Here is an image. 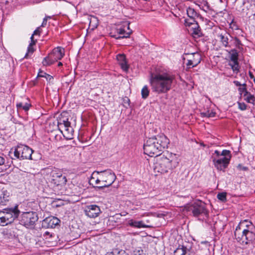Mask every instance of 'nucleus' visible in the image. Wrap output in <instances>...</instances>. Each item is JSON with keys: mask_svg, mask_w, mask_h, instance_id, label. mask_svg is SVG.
<instances>
[{"mask_svg": "<svg viewBox=\"0 0 255 255\" xmlns=\"http://www.w3.org/2000/svg\"><path fill=\"white\" fill-rule=\"evenodd\" d=\"M175 155L171 154L170 158L171 159L164 156L161 157L156 163L155 169L161 174H165L171 171L178 165V162L175 159Z\"/></svg>", "mask_w": 255, "mask_h": 255, "instance_id": "nucleus-4", "label": "nucleus"}, {"mask_svg": "<svg viewBox=\"0 0 255 255\" xmlns=\"http://www.w3.org/2000/svg\"><path fill=\"white\" fill-rule=\"evenodd\" d=\"M128 225L131 227L136 228H145L146 226L144 224L143 222L142 221H137L134 220L133 219H130L128 221Z\"/></svg>", "mask_w": 255, "mask_h": 255, "instance_id": "nucleus-24", "label": "nucleus"}, {"mask_svg": "<svg viewBox=\"0 0 255 255\" xmlns=\"http://www.w3.org/2000/svg\"><path fill=\"white\" fill-rule=\"evenodd\" d=\"M117 60L118 64H128V61L126 58V55L124 54H119L117 55Z\"/></svg>", "mask_w": 255, "mask_h": 255, "instance_id": "nucleus-26", "label": "nucleus"}, {"mask_svg": "<svg viewBox=\"0 0 255 255\" xmlns=\"http://www.w3.org/2000/svg\"><path fill=\"white\" fill-rule=\"evenodd\" d=\"M175 76L161 65H152L150 71V84L153 92L158 94L170 91Z\"/></svg>", "mask_w": 255, "mask_h": 255, "instance_id": "nucleus-1", "label": "nucleus"}, {"mask_svg": "<svg viewBox=\"0 0 255 255\" xmlns=\"http://www.w3.org/2000/svg\"><path fill=\"white\" fill-rule=\"evenodd\" d=\"M192 35L195 38H197L202 36V33L201 29L197 23L194 24V26L192 27Z\"/></svg>", "mask_w": 255, "mask_h": 255, "instance_id": "nucleus-23", "label": "nucleus"}, {"mask_svg": "<svg viewBox=\"0 0 255 255\" xmlns=\"http://www.w3.org/2000/svg\"><path fill=\"white\" fill-rule=\"evenodd\" d=\"M33 150L28 146L20 144L17 145L13 151L14 156L20 160L32 159Z\"/></svg>", "mask_w": 255, "mask_h": 255, "instance_id": "nucleus-7", "label": "nucleus"}, {"mask_svg": "<svg viewBox=\"0 0 255 255\" xmlns=\"http://www.w3.org/2000/svg\"><path fill=\"white\" fill-rule=\"evenodd\" d=\"M9 59L11 60L12 61V63H14V61H13V60L11 59V58H9Z\"/></svg>", "mask_w": 255, "mask_h": 255, "instance_id": "nucleus-55", "label": "nucleus"}, {"mask_svg": "<svg viewBox=\"0 0 255 255\" xmlns=\"http://www.w3.org/2000/svg\"><path fill=\"white\" fill-rule=\"evenodd\" d=\"M31 107V105L29 102H26L24 103L19 102L16 104V107L18 110L22 109L25 112H27Z\"/></svg>", "mask_w": 255, "mask_h": 255, "instance_id": "nucleus-25", "label": "nucleus"}, {"mask_svg": "<svg viewBox=\"0 0 255 255\" xmlns=\"http://www.w3.org/2000/svg\"><path fill=\"white\" fill-rule=\"evenodd\" d=\"M101 181V179H99V178H97L96 180H95V183L96 184H99Z\"/></svg>", "mask_w": 255, "mask_h": 255, "instance_id": "nucleus-51", "label": "nucleus"}, {"mask_svg": "<svg viewBox=\"0 0 255 255\" xmlns=\"http://www.w3.org/2000/svg\"><path fill=\"white\" fill-rule=\"evenodd\" d=\"M128 29L129 30L128 32H126L124 28L121 27L119 29H117V33L119 35H120L121 36L116 37V35H113L112 36L115 37L116 39H120V38L129 37L130 35L132 33V31L129 29V26H128Z\"/></svg>", "mask_w": 255, "mask_h": 255, "instance_id": "nucleus-18", "label": "nucleus"}, {"mask_svg": "<svg viewBox=\"0 0 255 255\" xmlns=\"http://www.w3.org/2000/svg\"><path fill=\"white\" fill-rule=\"evenodd\" d=\"M46 75V73L40 70L38 73L37 78L38 77H45Z\"/></svg>", "mask_w": 255, "mask_h": 255, "instance_id": "nucleus-44", "label": "nucleus"}, {"mask_svg": "<svg viewBox=\"0 0 255 255\" xmlns=\"http://www.w3.org/2000/svg\"><path fill=\"white\" fill-rule=\"evenodd\" d=\"M221 156H224V157H229V159L231 160L232 157V154L231 151L228 150L224 149L221 153Z\"/></svg>", "mask_w": 255, "mask_h": 255, "instance_id": "nucleus-35", "label": "nucleus"}, {"mask_svg": "<svg viewBox=\"0 0 255 255\" xmlns=\"http://www.w3.org/2000/svg\"><path fill=\"white\" fill-rule=\"evenodd\" d=\"M240 52L236 48H233L229 51V58L234 64H239L238 57Z\"/></svg>", "mask_w": 255, "mask_h": 255, "instance_id": "nucleus-20", "label": "nucleus"}, {"mask_svg": "<svg viewBox=\"0 0 255 255\" xmlns=\"http://www.w3.org/2000/svg\"><path fill=\"white\" fill-rule=\"evenodd\" d=\"M85 212L89 217L95 218L99 215L101 210L100 207L96 205H90L86 207Z\"/></svg>", "mask_w": 255, "mask_h": 255, "instance_id": "nucleus-13", "label": "nucleus"}, {"mask_svg": "<svg viewBox=\"0 0 255 255\" xmlns=\"http://www.w3.org/2000/svg\"><path fill=\"white\" fill-rule=\"evenodd\" d=\"M253 81L254 82V83L255 84V78H254Z\"/></svg>", "mask_w": 255, "mask_h": 255, "instance_id": "nucleus-56", "label": "nucleus"}, {"mask_svg": "<svg viewBox=\"0 0 255 255\" xmlns=\"http://www.w3.org/2000/svg\"><path fill=\"white\" fill-rule=\"evenodd\" d=\"M149 91L147 86H144L141 90L142 98L144 99H146L149 96Z\"/></svg>", "mask_w": 255, "mask_h": 255, "instance_id": "nucleus-31", "label": "nucleus"}, {"mask_svg": "<svg viewBox=\"0 0 255 255\" xmlns=\"http://www.w3.org/2000/svg\"><path fill=\"white\" fill-rule=\"evenodd\" d=\"M238 106H239V108L242 110V111H244V110H245L247 109V105L246 104H245L244 103H240V102H238Z\"/></svg>", "mask_w": 255, "mask_h": 255, "instance_id": "nucleus-39", "label": "nucleus"}, {"mask_svg": "<svg viewBox=\"0 0 255 255\" xmlns=\"http://www.w3.org/2000/svg\"><path fill=\"white\" fill-rule=\"evenodd\" d=\"M169 143V139L163 134L149 137L143 144L144 153L151 157L157 156Z\"/></svg>", "mask_w": 255, "mask_h": 255, "instance_id": "nucleus-2", "label": "nucleus"}, {"mask_svg": "<svg viewBox=\"0 0 255 255\" xmlns=\"http://www.w3.org/2000/svg\"><path fill=\"white\" fill-rule=\"evenodd\" d=\"M5 162V158L2 155H0V165H3Z\"/></svg>", "mask_w": 255, "mask_h": 255, "instance_id": "nucleus-47", "label": "nucleus"}, {"mask_svg": "<svg viewBox=\"0 0 255 255\" xmlns=\"http://www.w3.org/2000/svg\"><path fill=\"white\" fill-rule=\"evenodd\" d=\"M234 83L235 84L236 86L241 87L242 86V84H241L240 82L238 81H234Z\"/></svg>", "mask_w": 255, "mask_h": 255, "instance_id": "nucleus-48", "label": "nucleus"}, {"mask_svg": "<svg viewBox=\"0 0 255 255\" xmlns=\"http://www.w3.org/2000/svg\"><path fill=\"white\" fill-rule=\"evenodd\" d=\"M8 225L6 221L5 217L4 215V213L2 211H0V225L4 226Z\"/></svg>", "mask_w": 255, "mask_h": 255, "instance_id": "nucleus-32", "label": "nucleus"}, {"mask_svg": "<svg viewBox=\"0 0 255 255\" xmlns=\"http://www.w3.org/2000/svg\"><path fill=\"white\" fill-rule=\"evenodd\" d=\"M131 255H146L145 253L142 250L136 249Z\"/></svg>", "mask_w": 255, "mask_h": 255, "instance_id": "nucleus-37", "label": "nucleus"}, {"mask_svg": "<svg viewBox=\"0 0 255 255\" xmlns=\"http://www.w3.org/2000/svg\"><path fill=\"white\" fill-rule=\"evenodd\" d=\"M187 65L189 66V67L188 68H191L190 66L192 65V67H194L196 66L197 65H191V64H189V65Z\"/></svg>", "mask_w": 255, "mask_h": 255, "instance_id": "nucleus-52", "label": "nucleus"}, {"mask_svg": "<svg viewBox=\"0 0 255 255\" xmlns=\"http://www.w3.org/2000/svg\"><path fill=\"white\" fill-rule=\"evenodd\" d=\"M245 97V100L249 103L254 104L255 102V97L250 92Z\"/></svg>", "mask_w": 255, "mask_h": 255, "instance_id": "nucleus-33", "label": "nucleus"}, {"mask_svg": "<svg viewBox=\"0 0 255 255\" xmlns=\"http://www.w3.org/2000/svg\"><path fill=\"white\" fill-rule=\"evenodd\" d=\"M184 209L194 217H202L201 219L202 221L209 217V211L206 208V204L201 201L187 204L185 206Z\"/></svg>", "mask_w": 255, "mask_h": 255, "instance_id": "nucleus-3", "label": "nucleus"}, {"mask_svg": "<svg viewBox=\"0 0 255 255\" xmlns=\"http://www.w3.org/2000/svg\"><path fill=\"white\" fill-rule=\"evenodd\" d=\"M109 255H129L125 251L118 249L114 250Z\"/></svg>", "mask_w": 255, "mask_h": 255, "instance_id": "nucleus-30", "label": "nucleus"}, {"mask_svg": "<svg viewBox=\"0 0 255 255\" xmlns=\"http://www.w3.org/2000/svg\"><path fill=\"white\" fill-rule=\"evenodd\" d=\"M247 85L245 83L242 84L241 87L239 88V91L241 93V94H244V96H246L248 94V91L247 90Z\"/></svg>", "mask_w": 255, "mask_h": 255, "instance_id": "nucleus-34", "label": "nucleus"}, {"mask_svg": "<svg viewBox=\"0 0 255 255\" xmlns=\"http://www.w3.org/2000/svg\"><path fill=\"white\" fill-rule=\"evenodd\" d=\"M77 68H78V65L76 66L75 69H77Z\"/></svg>", "mask_w": 255, "mask_h": 255, "instance_id": "nucleus-57", "label": "nucleus"}, {"mask_svg": "<svg viewBox=\"0 0 255 255\" xmlns=\"http://www.w3.org/2000/svg\"><path fill=\"white\" fill-rule=\"evenodd\" d=\"M215 153L217 155V156H219L221 155V153L220 151H219L218 150H215Z\"/></svg>", "mask_w": 255, "mask_h": 255, "instance_id": "nucleus-50", "label": "nucleus"}, {"mask_svg": "<svg viewBox=\"0 0 255 255\" xmlns=\"http://www.w3.org/2000/svg\"><path fill=\"white\" fill-rule=\"evenodd\" d=\"M50 182L56 186H62L66 184L67 179L62 174V171L58 169L54 168L50 173Z\"/></svg>", "mask_w": 255, "mask_h": 255, "instance_id": "nucleus-11", "label": "nucleus"}, {"mask_svg": "<svg viewBox=\"0 0 255 255\" xmlns=\"http://www.w3.org/2000/svg\"><path fill=\"white\" fill-rule=\"evenodd\" d=\"M65 114H66V113L61 114V117L58 120L57 126L61 132H63L61 129H64L65 134H67L68 137L71 138V136L73 135L74 130L71 126V123L68 121V119L64 117V115Z\"/></svg>", "mask_w": 255, "mask_h": 255, "instance_id": "nucleus-10", "label": "nucleus"}, {"mask_svg": "<svg viewBox=\"0 0 255 255\" xmlns=\"http://www.w3.org/2000/svg\"><path fill=\"white\" fill-rule=\"evenodd\" d=\"M237 168L240 170H244V171H247L248 170V168L246 166H243L242 164H239Z\"/></svg>", "mask_w": 255, "mask_h": 255, "instance_id": "nucleus-42", "label": "nucleus"}, {"mask_svg": "<svg viewBox=\"0 0 255 255\" xmlns=\"http://www.w3.org/2000/svg\"><path fill=\"white\" fill-rule=\"evenodd\" d=\"M94 179H95V178L94 177L92 176L91 179V181H93Z\"/></svg>", "mask_w": 255, "mask_h": 255, "instance_id": "nucleus-54", "label": "nucleus"}, {"mask_svg": "<svg viewBox=\"0 0 255 255\" xmlns=\"http://www.w3.org/2000/svg\"><path fill=\"white\" fill-rule=\"evenodd\" d=\"M236 229H239V230H255V227L251 222L245 220L240 222Z\"/></svg>", "mask_w": 255, "mask_h": 255, "instance_id": "nucleus-17", "label": "nucleus"}, {"mask_svg": "<svg viewBox=\"0 0 255 255\" xmlns=\"http://www.w3.org/2000/svg\"><path fill=\"white\" fill-rule=\"evenodd\" d=\"M217 38L219 41L221 43L223 46L225 48H231V45L229 44L230 38L232 37L229 33L226 31H223L218 33Z\"/></svg>", "mask_w": 255, "mask_h": 255, "instance_id": "nucleus-15", "label": "nucleus"}, {"mask_svg": "<svg viewBox=\"0 0 255 255\" xmlns=\"http://www.w3.org/2000/svg\"><path fill=\"white\" fill-rule=\"evenodd\" d=\"M229 157H222L218 159H214L213 161L215 166L219 170H224L230 163Z\"/></svg>", "mask_w": 255, "mask_h": 255, "instance_id": "nucleus-14", "label": "nucleus"}, {"mask_svg": "<svg viewBox=\"0 0 255 255\" xmlns=\"http://www.w3.org/2000/svg\"><path fill=\"white\" fill-rule=\"evenodd\" d=\"M231 66V69L234 72L237 73L240 68V65H230Z\"/></svg>", "mask_w": 255, "mask_h": 255, "instance_id": "nucleus-38", "label": "nucleus"}, {"mask_svg": "<svg viewBox=\"0 0 255 255\" xmlns=\"http://www.w3.org/2000/svg\"><path fill=\"white\" fill-rule=\"evenodd\" d=\"M234 235L237 242L243 245H247L255 239V229L239 230L236 229Z\"/></svg>", "mask_w": 255, "mask_h": 255, "instance_id": "nucleus-5", "label": "nucleus"}, {"mask_svg": "<svg viewBox=\"0 0 255 255\" xmlns=\"http://www.w3.org/2000/svg\"><path fill=\"white\" fill-rule=\"evenodd\" d=\"M190 21L188 22V19H186L185 20V23H186V24L187 25H192L193 26H194V24H195V23H194V22L195 21H193L192 20L190 19Z\"/></svg>", "mask_w": 255, "mask_h": 255, "instance_id": "nucleus-46", "label": "nucleus"}, {"mask_svg": "<svg viewBox=\"0 0 255 255\" xmlns=\"http://www.w3.org/2000/svg\"><path fill=\"white\" fill-rule=\"evenodd\" d=\"M217 198L219 200H221L222 202H225L226 201V193L224 192L219 193L217 195Z\"/></svg>", "mask_w": 255, "mask_h": 255, "instance_id": "nucleus-36", "label": "nucleus"}, {"mask_svg": "<svg viewBox=\"0 0 255 255\" xmlns=\"http://www.w3.org/2000/svg\"><path fill=\"white\" fill-rule=\"evenodd\" d=\"M188 249L186 247L182 246L181 248L179 247L174 251V255H185V253Z\"/></svg>", "mask_w": 255, "mask_h": 255, "instance_id": "nucleus-28", "label": "nucleus"}, {"mask_svg": "<svg viewBox=\"0 0 255 255\" xmlns=\"http://www.w3.org/2000/svg\"><path fill=\"white\" fill-rule=\"evenodd\" d=\"M40 31L39 30V28L38 27L36 29H35L33 33L32 34L31 36H33V37H34V35L40 36Z\"/></svg>", "mask_w": 255, "mask_h": 255, "instance_id": "nucleus-43", "label": "nucleus"}, {"mask_svg": "<svg viewBox=\"0 0 255 255\" xmlns=\"http://www.w3.org/2000/svg\"><path fill=\"white\" fill-rule=\"evenodd\" d=\"M47 18H50V16H47V17H45L43 19V21H42V24H41V26H42V27L45 26V25L47 24Z\"/></svg>", "mask_w": 255, "mask_h": 255, "instance_id": "nucleus-45", "label": "nucleus"}, {"mask_svg": "<svg viewBox=\"0 0 255 255\" xmlns=\"http://www.w3.org/2000/svg\"><path fill=\"white\" fill-rule=\"evenodd\" d=\"M97 173L100 174V178L101 179L102 182L105 183L103 185L97 186L100 189L111 186L116 179V175L111 169L97 171Z\"/></svg>", "mask_w": 255, "mask_h": 255, "instance_id": "nucleus-8", "label": "nucleus"}, {"mask_svg": "<svg viewBox=\"0 0 255 255\" xmlns=\"http://www.w3.org/2000/svg\"><path fill=\"white\" fill-rule=\"evenodd\" d=\"M60 220L56 217H51L45 219L43 221V225L47 228H54L59 224Z\"/></svg>", "mask_w": 255, "mask_h": 255, "instance_id": "nucleus-16", "label": "nucleus"}, {"mask_svg": "<svg viewBox=\"0 0 255 255\" xmlns=\"http://www.w3.org/2000/svg\"><path fill=\"white\" fill-rule=\"evenodd\" d=\"M196 55L198 57V60L197 61H193L191 59H189V60H188V63L187 64H193V63H196V64H199L201 62L200 61L201 58L198 54H196Z\"/></svg>", "mask_w": 255, "mask_h": 255, "instance_id": "nucleus-40", "label": "nucleus"}, {"mask_svg": "<svg viewBox=\"0 0 255 255\" xmlns=\"http://www.w3.org/2000/svg\"><path fill=\"white\" fill-rule=\"evenodd\" d=\"M127 100L128 101V105H129V101H129V99L128 98H127Z\"/></svg>", "mask_w": 255, "mask_h": 255, "instance_id": "nucleus-53", "label": "nucleus"}, {"mask_svg": "<svg viewBox=\"0 0 255 255\" xmlns=\"http://www.w3.org/2000/svg\"><path fill=\"white\" fill-rule=\"evenodd\" d=\"M10 193L7 190H3L0 194V205H5L9 200Z\"/></svg>", "mask_w": 255, "mask_h": 255, "instance_id": "nucleus-21", "label": "nucleus"}, {"mask_svg": "<svg viewBox=\"0 0 255 255\" xmlns=\"http://www.w3.org/2000/svg\"><path fill=\"white\" fill-rule=\"evenodd\" d=\"M38 217L36 212H23L19 217V223L26 228H33L35 223L38 221Z\"/></svg>", "mask_w": 255, "mask_h": 255, "instance_id": "nucleus-6", "label": "nucleus"}, {"mask_svg": "<svg viewBox=\"0 0 255 255\" xmlns=\"http://www.w3.org/2000/svg\"><path fill=\"white\" fill-rule=\"evenodd\" d=\"M230 42L231 43L230 45H233L236 47V49L239 51L243 50V44L241 40L237 37H231Z\"/></svg>", "mask_w": 255, "mask_h": 255, "instance_id": "nucleus-19", "label": "nucleus"}, {"mask_svg": "<svg viewBox=\"0 0 255 255\" xmlns=\"http://www.w3.org/2000/svg\"><path fill=\"white\" fill-rule=\"evenodd\" d=\"M64 55V48L62 47H57L54 48L48 55L44 58V61L47 64H53L55 62H58V64H62L58 61L61 60Z\"/></svg>", "mask_w": 255, "mask_h": 255, "instance_id": "nucleus-9", "label": "nucleus"}, {"mask_svg": "<svg viewBox=\"0 0 255 255\" xmlns=\"http://www.w3.org/2000/svg\"><path fill=\"white\" fill-rule=\"evenodd\" d=\"M121 69L125 72H127L129 69V65H120Z\"/></svg>", "mask_w": 255, "mask_h": 255, "instance_id": "nucleus-41", "label": "nucleus"}, {"mask_svg": "<svg viewBox=\"0 0 255 255\" xmlns=\"http://www.w3.org/2000/svg\"><path fill=\"white\" fill-rule=\"evenodd\" d=\"M2 211L8 224L12 223L20 214V211L18 209V205L15 206L14 208L4 209Z\"/></svg>", "mask_w": 255, "mask_h": 255, "instance_id": "nucleus-12", "label": "nucleus"}, {"mask_svg": "<svg viewBox=\"0 0 255 255\" xmlns=\"http://www.w3.org/2000/svg\"><path fill=\"white\" fill-rule=\"evenodd\" d=\"M249 75H250V77L251 79H253V80L254 79V78H255V77H254V75H253V73H252V72H250V71L249 72Z\"/></svg>", "mask_w": 255, "mask_h": 255, "instance_id": "nucleus-49", "label": "nucleus"}, {"mask_svg": "<svg viewBox=\"0 0 255 255\" xmlns=\"http://www.w3.org/2000/svg\"><path fill=\"white\" fill-rule=\"evenodd\" d=\"M187 14L188 16L190 18L191 20L193 21H195V17L197 15L196 12L194 10V9L189 7L187 9Z\"/></svg>", "mask_w": 255, "mask_h": 255, "instance_id": "nucleus-27", "label": "nucleus"}, {"mask_svg": "<svg viewBox=\"0 0 255 255\" xmlns=\"http://www.w3.org/2000/svg\"><path fill=\"white\" fill-rule=\"evenodd\" d=\"M30 41L31 42L27 47V51L26 54H25V57H27L29 54H32L35 50L33 46L35 45L36 43L37 42V39H35L34 37H33V36H31L30 37Z\"/></svg>", "mask_w": 255, "mask_h": 255, "instance_id": "nucleus-22", "label": "nucleus"}, {"mask_svg": "<svg viewBox=\"0 0 255 255\" xmlns=\"http://www.w3.org/2000/svg\"><path fill=\"white\" fill-rule=\"evenodd\" d=\"M202 117L212 118L215 117L216 113L212 110H208L204 112L201 113Z\"/></svg>", "mask_w": 255, "mask_h": 255, "instance_id": "nucleus-29", "label": "nucleus"}]
</instances>
